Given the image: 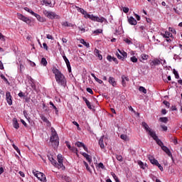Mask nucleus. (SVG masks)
<instances>
[{
    "mask_svg": "<svg viewBox=\"0 0 182 182\" xmlns=\"http://www.w3.org/2000/svg\"><path fill=\"white\" fill-rule=\"evenodd\" d=\"M77 10L78 11V12H80V14H82V15H84V17L86 18H89L91 19V21H94V22H100L101 23L103 22H106L107 20L106 18H105L104 17H98V16H95L93 14H87V11H85V9L77 7L76 6Z\"/></svg>",
    "mask_w": 182,
    "mask_h": 182,
    "instance_id": "nucleus-1",
    "label": "nucleus"
},
{
    "mask_svg": "<svg viewBox=\"0 0 182 182\" xmlns=\"http://www.w3.org/2000/svg\"><path fill=\"white\" fill-rule=\"evenodd\" d=\"M53 73L55 76V80L58 85L63 86V87H66V77H65V75L57 68H53Z\"/></svg>",
    "mask_w": 182,
    "mask_h": 182,
    "instance_id": "nucleus-2",
    "label": "nucleus"
},
{
    "mask_svg": "<svg viewBox=\"0 0 182 182\" xmlns=\"http://www.w3.org/2000/svg\"><path fill=\"white\" fill-rule=\"evenodd\" d=\"M50 131L51 136L50 139V141L51 143V146L53 147V149H58L59 146V136L58 135L56 130H55V128L51 127Z\"/></svg>",
    "mask_w": 182,
    "mask_h": 182,
    "instance_id": "nucleus-3",
    "label": "nucleus"
},
{
    "mask_svg": "<svg viewBox=\"0 0 182 182\" xmlns=\"http://www.w3.org/2000/svg\"><path fill=\"white\" fill-rule=\"evenodd\" d=\"M43 14L49 18V19H60V16H58L56 13L52 11H48L46 10L43 11Z\"/></svg>",
    "mask_w": 182,
    "mask_h": 182,
    "instance_id": "nucleus-4",
    "label": "nucleus"
},
{
    "mask_svg": "<svg viewBox=\"0 0 182 182\" xmlns=\"http://www.w3.org/2000/svg\"><path fill=\"white\" fill-rule=\"evenodd\" d=\"M141 126L144 129V130H146V133H148V134L151 136V137L156 134V132L151 129L150 127H149V124H147V123H146L145 122H141Z\"/></svg>",
    "mask_w": 182,
    "mask_h": 182,
    "instance_id": "nucleus-5",
    "label": "nucleus"
},
{
    "mask_svg": "<svg viewBox=\"0 0 182 182\" xmlns=\"http://www.w3.org/2000/svg\"><path fill=\"white\" fill-rule=\"evenodd\" d=\"M57 160L58 161V166H55L58 168H62L65 170V166H63V156L62 154H58L57 156Z\"/></svg>",
    "mask_w": 182,
    "mask_h": 182,
    "instance_id": "nucleus-6",
    "label": "nucleus"
},
{
    "mask_svg": "<svg viewBox=\"0 0 182 182\" xmlns=\"http://www.w3.org/2000/svg\"><path fill=\"white\" fill-rule=\"evenodd\" d=\"M17 17L18 19H21V21H23V22H26V23H31V21L28 18L26 17L25 16L22 15L21 14L18 13Z\"/></svg>",
    "mask_w": 182,
    "mask_h": 182,
    "instance_id": "nucleus-7",
    "label": "nucleus"
},
{
    "mask_svg": "<svg viewBox=\"0 0 182 182\" xmlns=\"http://www.w3.org/2000/svg\"><path fill=\"white\" fill-rule=\"evenodd\" d=\"M151 137H152V139L155 140V141L156 142V144L160 147H161L162 146H164V144H163V141H161V140L159 139V136H157V134H156V133L154 134Z\"/></svg>",
    "mask_w": 182,
    "mask_h": 182,
    "instance_id": "nucleus-8",
    "label": "nucleus"
},
{
    "mask_svg": "<svg viewBox=\"0 0 182 182\" xmlns=\"http://www.w3.org/2000/svg\"><path fill=\"white\" fill-rule=\"evenodd\" d=\"M36 177L40 180V181L46 182V176L42 172H38L36 174Z\"/></svg>",
    "mask_w": 182,
    "mask_h": 182,
    "instance_id": "nucleus-9",
    "label": "nucleus"
},
{
    "mask_svg": "<svg viewBox=\"0 0 182 182\" xmlns=\"http://www.w3.org/2000/svg\"><path fill=\"white\" fill-rule=\"evenodd\" d=\"M160 63L161 65H164V63H166V60H164L162 63L160 60L156 58L151 62V66H157V65H160Z\"/></svg>",
    "mask_w": 182,
    "mask_h": 182,
    "instance_id": "nucleus-10",
    "label": "nucleus"
},
{
    "mask_svg": "<svg viewBox=\"0 0 182 182\" xmlns=\"http://www.w3.org/2000/svg\"><path fill=\"white\" fill-rule=\"evenodd\" d=\"M6 100L9 106H12V96L11 95V92H7L6 93Z\"/></svg>",
    "mask_w": 182,
    "mask_h": 182,
    "instance_id": "nucleus-11",
    "label": "nucleus"
},
{
    "mask_svg": "<svg viewBox=\"0 0 182 182\" xmlns=\"http://www.w3.org/2000/svg\"><path fill=\"white\" fill-rule=\"evenodd\" d=\"M161 149L163 150V151H165V153L168 156V157H171V159H173V154H171V151L167 146L164 145L161 147Z\"/></svg>",
    "mask_w": 182,
    "mask_h": 182,
    "instance_id": "nucleus-12",
    "label": "nucleus"
},
{
    "mask_svg": "<svg viewBox=\"0 0 182 182\" xmlns=\"http://www.w3.org/2000/svg\"><path fill=\"white\" fill-rule=\"evenodd\" d=\"M63 58L66 63L68 72L70 73V72H72V68L70 67V62H69V59H68V58L65 55H63Z\"/></svg>",
    "mask_w": 182,
    "mask_h": 182,
    "instance_id": "nucleus-13",
    "label": "nucleus"
},
{
    "mask_svg": "<svg viewBox=\"0 0 182 182\" xmlns=\"http://www.w3.org/2000/svg\"><path fill=\"white\" fill-rule=\"evenodd\" d=\"M148 159H149L150 163H151V164H154V166H157V164H159V161H157V159H154V156L149 155Z\"/></svg>",
    "mask_w": 182,
    "mask_h": 182,
    "instance_id": "nucleus-14",
    "label": "nucleus"
},
{
    "mask_svg": "<svg viewBox=\"0 0 182 182\" xmlns=\"http://www.w3.org/2000/svg\"><path fill=\"white\" fill-rule=\"evenodd\" d=\"M126 82H129V77L122 75V85L124 87H126Z\"/></svg>",
    "mask_w": 182,
    "mask_h": 182,
    "instance_id": "nucleus-15",
    "label": "nucleus"
},
{
    "mask_svg": "<svg viewBox=\"0 0 182 182\" xmlns=\"http://www.w3.org/2000/svg\"><path fill=\"white\" fill-rule=\"evenodd\" d=\"M33 16H35L36 18V19L39 21V22H46V19H45V18L41 17V15L38 14H34V15Z\"/></svg>",
    "mask_w": 182,
    "mask_h": 182,
    "instance_id": "nucleus-16",
    "label": "nucleus"
},
{
    "mask_svg": "<svg viewBox=\"0 0 182 182\" xmlns=\"http://www.w3.org/2000/svg\"><path fill=\"white\" fill-rule=\"evenodd\" d=\"M75 146H77V147H83L84 150H85V151H87V153L89 151L87 150V148L86 146L85 145V144H83V143H82V142H80V141L77 142V143L75 144Z\"/></svg>",
    "mask_w": 182,
    "mask_h": 182,
    "instance_id": "nucleus-17",
    "label": "nucleus"
},
{
    "mask_svg": "<svg viewBox=\"0 0 182 182\" xmlns=\"http://www.w3.org/2000/svg\"><path fill=\"white\" fill-rule=\"evenodd\" d=\"M48 160L52 163L53 166H55V167L58 166V162L56 161V160H55V159H53V156H48Z\"/></svg>",
    "mask_w": 182,
    "mask_h": 182,
    "instance_id": "nucleus-18",
    "label": "nucleus"
},
{
    "mask_svg": "<svg viewBox=\"0 0 182 182\" xmlns=\"http://www.w3.org/2000/svg\"><path fill=\"white\" fill-rule=\"evenodd\" d=\"M128 22L130 25H137V21H136L133 16L128 18Z\"/></svg>",
    "mask_w": 182,
    "mask_h": 182,
    "instance_id": "nucleus-19",
    "label": "nucleus"
},
{
    "mask_svg": "<svg viewBox=\"0 0 182 182\" xmlns=\"http://www.w3.org/2000/svg\"><path fill=\"white\" fill-rule=\"evenodd\" d=\"M81 154L87 160L88 163H92V158L90 156L85 152L81 153Z\"/></svg>",
    "mask_w": 182,
    "mask_h": 182,
    "instance_id": "nucleus-20",
    "label": "nucleus"
},
{
    "mask_svg": "<svg viewBox=\"0 0 182 182\" xmlns=\"http://www.w3.org/2000/svg\"><path fill=\"white\" fill-rule=\"evenodd\" d=\"M13 126L14 129H19V123H18V119H16V118L13 119Z\"/></svg>",
    "mask_w": 182,
    "mask_h": 182,
    "instance_id": "nucleus-21",
    "label": "nucleus"
},
{
    "mask_svg": "<svg viewBox=\"0 0 182 182\" xmlns=\"http://www.w3.org/2000/svg\"><path fill=\"white\" fill-rule=\"evenodd\" d=\"M109 83L110 84V85H112V86H116V85H117V83H116V80L114 79V77H109Z\"/></svg>",
    "mask_w": 182,
    "mask_h": 182,
    "instance_id": "nucleus-22",
    "label": "nucleus"
},
{
    "mask_svg": "<svg viewBox=\"0 0 182 182\" xmlns=\"http://www.w3.org/2000/svg\"><path fill=\"white\" fill-rule=\"evenodd\" d=\"M107 60H109V62H112L113 60V62H115L116 63H119V62L117 61V58L114 57H112V55H107Z\"/></svg>",
    "mask_w": 182,
    "mask_h": 182,
    "instance_id": "nucleus-23",
    "label": "nucleus"
},
{
    "mask_svg": "<svg viewBox=\"0 0 182 182\" xmlns=\"http://www.w3.org/2000/svg\"><path fill=\"white\" fill-rule=\"evenodd\" d=\"M105 136H102L99 140V145L100 146L101 149H105V144L103 143V139Z\"/></svg>",
    "mask_w": 182,
    "mask_h": 182,
    "instance_id": "nucleus-24",
    "label": "nucleus"
},
{
    "mask_svg": "<svg viewBox=\"0 0 182 182\" xmlns=\"http://www.w3.org/2000/svg\"><path fill=\"white\" fill-rule=\"evenodd\" d=\"M91 76L92 77H94L95 80H96V82H97L98 83H100V85H102V83H103V81L102 80H100L99 78L97 77L96 75H95V74L91 73Z\"/></svg>",
    "mask_w": 182,
    "mask_h": 182,
    "instance_id": "nucleus-25",
    "label": "nucleus"
},
{
    "mask_svg": "<svg viewBox=\"0 0 182 182\" xmlns=\"http://www.w3.org/2000/svg\"><path fill=\"white\" fill-rule=\"evenodd\" d=\"M62 26H67L68 28L73 26V24L72 23H68V21H65L61 23Z\"/></svg>",
    "mask_w": 182,
    "mask_h": 182,
    "instance_id": "nucleus-26",
    "label": "nucleus"
},
{
    "mask_svg": "<svg viewBox=\"0 0 182 182\" xmlns=\"http://www.w3.org/2000/svg\"><path fill=\"white\" fill-rule=\"evenodd\" d=\"M182 52V50L181 48H178V47H175L174 48V53L176 54V55H181Z\"/></svg>",
    "mask_w": 182,
    "mask_h": 182,
    "instance_id": "nucleus-27",
    "label": "nucleus"
},
{
    "mask_svg": "<svg viewBox=\"0 0 182 182\" xmlns=\"http://www.w3.org/2000/svg\"><path fill=\"white\" fill-rule=\"evenodd\" d=\"M149 59V55L146 54L141 55L140 61L143 62V60H147Z\"/></svg>",
    "mask_w": 182,
    "mask_h": 182,
    "instance_id": "nucleus-28",
    "label": "nucleus"
},
{
    "mask_svg": "<svg viewBox=\"0 0 182 182\" xmlns=\"http://www.w3.org/2000/svg\"><path fill=\"white\" fill-rule=\"evenodd\" d=\"M120 139H122V140H124V141H129V136H127V135L126 134H121Z\"/></svg>",
    "mask_w": 182,
    "mask_h": 182,
    "instance_id": "nucleus-29",
    "label": "nucleus"
},
{
    "mask_svg": "<svg viewBox=\"0 0 182 182\" xmlns=\"http://www.w3.org/2000/svg\"><path fill=\"white\" fill-rule=\"evenodd\" d=\"M80 43H82V45H84V46H86V48H90V45L89 44V43H87V42L85 41L83 39H81Z\"/></svg>",
    "mask_w": 182,
    "mask_h": 182,
    "instance_id": "nucleus-30",
    "label": "nucleus"
},
{
    "mask_svg": "<svg viewBox=\"0 0 182 182\" xmlns=\"http://www.w3.org/2000/svg\"><path fill=\"white\" fill-rule=\"evenodd\" d=\"M41 65H43V66H46V65H48V61L46 60V58H43L41 59Z\"/></svg>",
    "mask_w": 182,
    "mask_h": 182,
    "instance_id": "nucleus-31",
    "label": "nucleus"
},
{
    "mask_svg": "<svg viewBox=\"0 0 182 182\" xmlns=\"http://www.w3.org/2000/svg\"><path fill=\"white\" fill-rule=\"evenodd\" d=\"M159 120L162 122V123H167L168 122V118L164 117H160Z\"/></svg>",
    "mask_w": 182,
    "mask_h": 182,
    "instance_id": "nucleus-32",
    "label": "nucleus"
},
{
    "mask_svg": "<svg viewBox=\"0 0 182 182\" xmlns=\"http://www.w3.org/2000/svg\"><path fill=\"white\" fill-rule=\"evenodd\" d=\"M139 92H141L142 93H144V95H146V93H147V90H146V88H144V87H139Z\"/></svg>",
    "mask_w": 182,
    "mask_h": 182,
    "instance_id": "nucleus-33",
    "label": "nucleus"
},
{
    "mask_svg": "<svg viewBox=\"0 0 182 182\" xmlns=\"http://www.w3.org/2000/svg\"><path fill=\"white\" fill-rule=\"evenodd\" d=\"M170 36H173V34L168 31H166L164 34V37L166 38V39H168Z\"/></svg>",
    "mask_w": 182,
    "mask_h": 182,
    "instance_id": "nucleus-34",
    "label": "nucleus"
},
{
    "mask_svg": "<svg viewBox=\"0 0 182 182\" xmlns=\"http://www.w3.org/2000/svg\"><path fill=\"white\" fill-rule=\"evenodd\" d=\"M173 73L175 75L176 79H180V75H178V72H177L176 69H173Z\"/></svg>",
    "mask_w": 182,
    "mask_h": 182,
    "instance_id": "nucleus-35",
    "label": "nucleus"
},
{
    "mask_svg": "<svg viewBox=\"0 0 182 182\" xmlns=\"http://www.w3.org/2000/svg\"><path fill=\"white\" fill-rule=\"evenodd\" d=\"M41 120H43V122H44L45 123H47L48 124H50V122H49V120H48V118H46L45 116L41 117Z\"/></svg>",
    "mask_w": 182,
    "mask_h": 182,
    "instance_id": "nucleus-36",
    "label": "nucleus"
},
{
    "mask_svg": "<svg viewBox=\"0 0 182 182\" xmlns=\"http://www.w3.org/2000/svg\"><path fill=\"white\" fill-rule=\"evenodd\" d=\"M83 163H84V165L85 166L86 169L87 170V171H90V173L92 171L90 169V167H89V164H87V162L84 161Z\"/></svg>",
    "mask_w": 182,
    "mask_h": 182,
    "instance_id": "nucleus-37",
    "label": "nucleus"
},
{
    "mask_svg": "<svg viewBox=\"0 0 182 182\" xmlns=\"http://www.w3.org/2000/svg\"><path fill=\"white\" fill-rule=\"evenodd\" d=\"M138 164L141 167V168H143V170H144V168H146L144 167V164L141 161H139Z\"/></svg>",
    "mask_w": 182,
    "mask_h": 182,
    "instance_id": "nucleus-38",
    "label": "nucleus"
},
{
    "mask_svg": "<svg viewBox=\"0 0 182 182\" xmlns=\"http://www.w3.org/2000/svg\"><path fill=\"white\" fill-rule=\"evenodd\" d=\"M111 175L112 176L113 178L115 180L116 182L119 181V178H117L116 173L111 172Z\"/></svg>",
    "mask_w": 182,
    "mask_h": 182,
    "instance_id": "nucleus-39",
    "label": "nucleus"
},
{
    "mask_svg": "<svg viewBox=\"0 0 182 182\" xmlns=\"http://www.w3.org/2000/svg\"><path fill=\"white\" fill-rule=\"evenodd\" d=\"M116 159L118 161H123V156L122 155H116Z\"/></svg>",
    "mask_w": 182,
    "mask_h": 182,
    "instance_id": "nucleus-40",
    "label": "nucleus"
},
{
    "mask_svg": "<svg viewBox=\"0 0 182 182\" xmlns=\"http://www.w3.org/2000/svg\"><path fill=\"white\" fill-rule=\"evenodd\" d=\"M103 32V30L102 29H97L93 31V33H95L96 35H99V33H102Z\"/></svg>",
    "mask_w": 182,
    "mask_h": 182,
    "instance_id": "nucleus-41",
    "label": "nucleus"
},
{
    "mask_svg": "<svg viewBox=\"0 0 182 182\" xmlns=\"http://www.w3.org/2000/svg\"><path fill=\"white\" fill-rule=\"evenodd\" d=\"M12 146H13L14 149H15V150L17 151V153L21 154V150H19V148H18V146H16V145H15V144H13Z\"/></svg>",
    "mask_w": 182,
    "mask_h": 182,
    "instance_id": "nucleus-42",
    "label": "nucleus"
},
{
    "mask_svg": "<svg viewBox=\"0 0 182 182\" xmlns=\"http://www.w3.org/2000/svg\"><path fill=\"white\" fill-rule=\"evenodd\" d=\"M130 60L133 62V63H136L137 58H136V56L131 57Z\"/></svg>",
    "mask_w": 182,
    "mask_h": 182,
    "instance_id": "nucleus-43",
    "label": "nucleus"
},
{
    "mask_svg": "<svg viewBox=\"0 0 182 182\" xmlns=\"http://www.w3.org/2000/svg\"><path fill=\"white\" fill-rule=\"evenodd\" d=\"M70 150H71V151H73V153H75L76 154H77V148L71 146Z\"/></svg>",
    "mask_w": 182,
    "mask_h": 182,
    "instance_id": "nucleus-44",
    "label": "nucleus"
},
{
    "mask_svg": "<svg viewBox=\"0 0 182 182\" xmlns=\"http://www.w3.org/2000/svg\"><path fill=\"white\" fill-rule=\"evenodd\" d=\"M124 41L127 43V45H132L133 43L132 42V41L129 40L128 38H125L124 39Z\"/></svg>",
    "mask_w": 182,
    "mask_h": 182,
    "instance_id": "nucleus-45",
    "label": "nucleus"
},
{
    "mask_svg": "<svg viewBox=\"0 0 182 182\" xmlns=\"http://www.w3.org/2000/svg\"><path fill=\"white\" fill-rule=\"evenodd\" d=\"M121 55H122V59L124 60V58H127V53L122 51Z\"/></svg>",
    "mask_w": 182,
    "mask_h": 182,
    "instance_id": "nucleus-46",
    "label": "nucleus"
},
{
    "mask_svg": "<svg viewBox=\"0 0 182 182\" xmlns=\"http://www.w3.org/2000/svg\"><path fill=\"white\" fill-rule=\"evenodd\" d=\"M43 3L46 4V6H48V5H50V4H52L50 1H48L46 0H43Z\"/></svg>",
    "mask_w": 182,
    "mask_h": 182,
    "instance_id": "nucleus-47",
    "label": "nucleus"
},
{
    "mask_svg": "<svg viewBox=\"0 0 182 182\" xmlns=\"http://www.w3.org/2000/svg\"><path fill=\"white\" fill-rule=\"evenodd\" d=\"M73 124L77 127V130H80V127H79V124L77 122L74 121L73 122Z\"/></svg>",
    "mask_w": 182,
    "mask_h": 182,
    "instance_id": "nucleus-48",
    "label": "nucleus"
},
{
    "mask_svg": "<svg viewBox=\"0 0 182 182\" xmlns=\"http://www.w3.org/2000/svg\"><path fill=\"white\" fill-rule=\"evenodd\" d=\"M161 127L164 130V132H167V126H166V125H161Z\"/></svg>",
    "mask_w": 182,
    "mask_h": 182,
    "instance_id": "nucleus-49",
    "label": "nucleus"
},
{
    "mask_svg": "<svg viewBox=\"0 0 182 182\" xmlns=\"http://www.w3.org/2000/svg\"><path fill=\"white\" fill-rule=\"evenodd\" d=\"M164 105H165V106H166V107H170V102H168L167 101H164Z\"/></svg>",
    "mask_w": 182,
    "mask_h": 182,
    "instance_id": "nucleus-50",
    "label": "nucleus"
},
{
    "mask_svg": "<svg viewBox=\"0 0 182 182\" xmlns=\"http://www.w3.org/2000/svg\"><path fill=\"white\" fill-rule=\"evenodd\" d=\"M50 105L52 106V107H53V109H54V110H56V109L58 108V107H56V106H55V105L52 102H50Z\"/></svg>",
    "mask_w": 182,
    "mask_h": 182,
    "instance_id": "nucleus-51",
    "label": "nucleus"
},
{
    "mask_svg": "<svg viewBox=\"0 0 182 182\" xmlns=\"http://www.w3.org/2000/svg\"><path fill=\"white\" fill-rule=\"evenodd\" d=\"M123 12H124V14H127L129 12V8L124 7L123 8Z\"/></svg>",
    "mask_w": 182,
    "mask_h": 182,
    "instance_id": "nucleus-52",
    "label": "nucleus"
},
{
    "mask_svg": "<svg viewBox=\"0 0 182 182\" xmlns=\"http://www.w3.org/2000/svg\"><path fill=\"white\" fill-rule=\"evenodd\" d=\"M47 39H50L51 41H53V36L50 34H47Z\"/></svg>",
    "mask_w": 182,
    "mask_h": 182,
    "instance_id": "nucleus-53",
    "label": "nucleus"
},
{
    "mask_svg": "<svg viewBox=\"0 0 182 182\" xmlns=\"http://www.w3.org/2000/svg\"><path fill=\"white\" fill-rule=\"evenodd\" d=\"M21 122L25 127H28V124H26V122L23 119H21Z\"/></svg>",
    "mask_w": 182,
    "mask_h": 182,
    "instance_id": "nucleus-54",
    "label": "nucleus"
},
{
    "mask_svg": "<svg viewBox=\"0 0 182 182\" xmlns=\"http://www.w3.org/2000/svg\"><path fill=\"white\" fill-rule=\"evenodd\" d=\"M86 105H87L88 109H90V110H92V109H93V107H92V105H90V102L87 103Z\"/></svg>",
    "mask_w": 182,
    "mask_h": 182,
    "instance_id": "nucleus-55",
    "label": "nucleus"
},
{
    "mask_svg": "<svg viewBox=\"0 0 182 182\" xmlns=\"http://www.w3.org/2000/svg\"><path fill=\"white\" fill-rule=\"evenodd\" d=\"M173 11L178 14L180 15V10H178V8H173Z\"/></svg>",
    "mask_w": 182,
    "mask_h": 182,
    "instance_id": "nucleus-56",
    "label": "nucleus"
},
{
    "mask_svg": "<svg viewBox=\"0 0 182 182\" xmlns=\"http://www.w3.org/2000/svg\"><path fill=\"white\" fill-rule=\"evenodd\" d=\"M87 92L90 93V95H93V90L91 88H87Z\"/></svg>",
    "mask_w": 182,
    "mask_h": 182,
    "instance_id": "nucleus-57",
    "label": "nucleus"
},
{
    "mask_svg": "<svg viewBox=\"0 0 182 182\" xmlns=\"http://www.w3.org/2000/svg\"><path fill=\"white\" fill-rule=\"evenodd\" d=\"M94 53H95V56H97L100 53L99 50L95 48V50H94Z\"/></svg>",
    "mask_w": 182,
    "mask_h": 182,
    "instance_id": "nucleus-58",
    "label": "nucleus"
},
{
    "mask_svg": "<svg viewBox=\"0 0 182 182\" xmlns=\"http://www.w3.org/2000/svg\"><path fill=\"white\" fill-rule=\"evenodd\" d=\"M169 31L173 33H177V32L176 31V29L173 28H169Z\"/></svg>",
    "mask_w": 182,
    "mask_h": 182,
    "instance_id": "nucleus-59",
    "label": "nucleus"
},
{
    "mask_svg": "<svg viewBox=\"0 0 182 182\" xmlns=\"http://www.w3.org/2000/svg\"><path fill=\"white\" fill-rule=\"evenodd\" d=\"M116 55H117L118 59H122V60H124L123 59V57L122 55H120V54H119V53H117Z\"/></svg>",
    "mask_w": 182,
    "mask_h": 182,
    "instance_id": "nucleus-60",
    "label": "nucleus"
},
{
    "mask_svg": "<svg viewBox=\"0 0 182 182\" xmlns=\"http://www.w3.org/2000/svg\"><path fill=\"white\" fill-rule=\"evenodd\" d=\"M98 167H99L100 168H105V165H103V163H100V164H98Z\"/></svg>",
    "mask_w": 182,
    "mask_h": 182,
    "instance_id": "nucleus-61",
    "label": "nucleus"
},
{
    "mask_svg": "<svg viewBox=\"0 0 182 182\" xmlns=\"http://www.w3.org/2000/svg\"><path fill=\"white\" fill-rule=\"evenodd\" d=\"M18 95L19 97H25V94L22 92H19Z\"/></svg>",
    "mask_w": 182,
    "mask_h": 182,
    "instance_id": "nucleus-62",
    "label": "nucleus"
},
{
    "mask_svg": "<svg viewBox=\"0 0 182 182\" xmlns=\"http://www.w3.org/2000/svg\"><path fill=\"white\" fill-rule=\"evenodd\" d=\"M43 46L46 50H48V44H46V43H43Z\"/></svg>",
    "mask_w": 182,
    "mask_h": 182,
    "instance_id": "nucleus-63",
    "label": "nucleus"
},
{
    "mask_svg": "<svg viewBox=\"0 0 182 182\" xmlns=\"http://www.w3.org/2000/svg\"><path fill=\"white\" fill-rule=\"evenodd\" d=\"M157 167H159V170H161V171H163V166H161L159 164H158L157 165Z\"/></svg>",
    "mask_w": 182,
    "mask_h": 182,
    "instance_id": "nucleus-64",
    "label": "nucleus"
}]
</instances>
